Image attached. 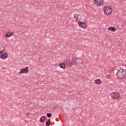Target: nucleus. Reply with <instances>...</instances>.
<instances>
[{"label": "nucleus", "instance_id": "obj_9", "mask_svg": "<svg viewBox=\"0 0 126 126\" xmlns=\"http://www.w3.org/2000/svg\"><path fill=\"white\" fill-rule=\"evenodd\" d=\"M74 17L76 21H80L81 20V16L78 14H75L74 15Z\"/></svg>", "mask_w": 126, "mask_h": 126}, {"label": "nucleus", "instance_id": "obj_19", "mask_svg": "<svg viewBox=\"0 0 126 126\" xmlns=\"http://www.w3.org/2000/svg\"><path fill=\"white\" fill-rule=\"evenodd\" d=\"M57 109V106H54L52 108V110H56Z\"/></svg>", "mask_w": 126, "mask_h": 126}, {"label": "nucleus", "instance_id": "obj_20", "mask_svg": "<svg viewBox=\"0 0 126 126\" xmlns=\"http://www.w3.org/2000/svg\"><path fill=\"white\" fill-rule=\"evenodd\" d=\"M46 122L49 123H51V119H49Z\"/></svg>", "mask_w": 126, "mask_h": 126}, {"label": "nucleus", "instance_id": "obj_8", "mask_svg": "<svg viewBox=\"0 0 126 126\" xmlns=\"http://www.w3.org/2000/svg\"><path fill=\"white\" fill-rule=\"evenodd\" d=\"M7 57H8L7 53H2L0 56V59H2V60H5V59H7Z\"/></svg>", "mask_w": 126, "mask_h": 126}, {"label": "nucleus", "instance_id": "obj_2", "mask_svg": "<svg viewBox=\"0 0 126 126\" xmlns=\"http://www.w3.org/2000/svg\"><path fill=\"white\" fill-rule=\"evenodd\" d=\"M110 96L112 99L117 100L119 98H121V94L118 92H113L111 94Z\"/></svg>", "mask_w": 126, "mask_h": 126}, {"label": "nucleus", "instance_id": "obj_6", "mask_svg": "<svg viewBox=\"0 0 126 126\" xmlns=\"http://www.w3.org/2000/svg\"><path fill=\"white\" fill-rule=\"evenodd\" d=\"M28 68H29V67H26L25 68L21 69L19 72V74H23V73H27L28 72H29Z\"/></svg>", "mask_w": 126, "mask_h": 126}, {"label": "nucleus", "instance_id": "obj_22", "mask_svg": "<svg viewBox=\"0 0 126 126\" xmlns=\"http://www.w3.org/2000/svg\"><path fill=\"white\" fill-rule=\"evenodd\" d=\"M2 53V51H0V54H1Z\"/></svg>", "mask_w": 126, "mask_h": 126}, {"label": "nucleus", "instance_id": "obj_3", "mask_svg": "<svg viewBox=\"0 0 126 126\" xmlns=\"http://www.w3.org/2000/svg\"><path fill=\"white\" fill-rule=\"evenodd\" d=\"M104 10V13L106 14V15H110L111 13H112V11H113V10L110 6H106L104 7L103 8Z\"/></svg>", "mask_w": 126, "mask_h": 126}, {"label": "nucleus", "instance_id": "obj_12", "mask_svg": "<svg viewBox=\"0 0 126 126\" xmlns=\"http://www.w3.org/2000/svg\"><path fill=\"white\" fill-rule=\"evenodd\" d=\"M94 83H95V84H97V85L101 84L102 83V80H101V79H100L94 80Z\"/></svg>", "mask_w": 126, "mask_h": 126}, {"label": "nucleus", "instance_id": "obj_21", "mask_svg": "<svg viewBox=\"0 0 126 126\" xmlns=\"http://www.w3.org/2000/svg\"><path fill=\"white\" fill-rule=\"evenodd\" d=\"M27 116L28 117H29V116H30V113H28L27 114Z\"/></svg>", "mask_w": 126, "mask_h": 126}, {"label": "nucleus", "instance_id": "obj_16", "mask_svg": "<svg viewBox=\"0 0 126 126\" xmlns=\"http://www.w3.org/2000/svg\"><path fill=\"white\" fill-rule=\"evenodd\" d=\"M114 70H115V68H111L110 69L108 70V72H112L113 71H114Z\"/></svg>", "mask_w": 126, "mask_h": 126}, {"label": "nucleus", "instance_id": "obj_10", "mask_svg": "<svg viewBox=\"0 0 126 126\" xmlns=\"http://www.w3.org/2000/svg\"><path fill=\"white\" fill-rule=\"evenodd\" d=\"M14 33L12 32H7L5 34L6 38H9V37H11Z\"/></svg>", "mask_w": 126, "mask_h": 126}, {"label": "nucleus", "instance_id": "obj_15", "mask_svg": "<svg viewBox=\"0 0 126 126\" xmlns=\"http://www.w3.org/2000/svg\"><path fill=\"white\" fill-rule=\"evenodd\" d=\"M46 119V117L45 116H42L41 118H40V123H44V122H45V119Z\"/></svg>", "mask_w": 126, "mask_h": 126}, {"label": "nucleus", "instance_id": "obj_7", "mask_svg": "<svg viewBox=\"0 0 126 126\" xmlns=\"http://www.w3.org/2000/svg\"><path fill=\"white\" fill-rule=\"evenodd\" d=\"M94 0V4L95 5H102L103 4V2L104 0Z\"/></svg>", "mask_w": 126, "mask_h": 126}, {"label": "nucleus", "instance_id": "obj_13", "mask_svg": "<svg viewBox=\"0 0 126 126\" xmlns=\"http://www.w3.org/2000/svg\"><path fill=\"white\" fill-rule=\"evenodd\" d=\"M108 30L113 31V32H116V31H117V29L114 27H110L108 28Z\"/></svg>", "mask_w": 126, "mask_h": 126}, {"label": "nucleus", "instance_id": "obj_14", "mask_svg": "<svg viewBox=\"0 0 126 126\" xmlns=\"http://www.w3.org/2000/svg\"><path fill=\"white\" fill-rule=\"evenodd\" d=\"M59 65L60 67H61V68H63V69H64L65 68L66 65L64 62L63 63H59Z\"/></svg>", "mask_w": 126, "mask_h": 126}, {"label": "nucleus", "instance_id": "obj_23", "mask_svg": "<svg viewBox=\"0 0 126 126\" xmlns=\"http://www.w3.org/2000/svg\"><path fill=\"white\" fill-rule=\"evenodd\" d=\"M109 77H110V75H109V76H108V78H109Z\"/></svg>", "mask_w": 126, "mask_h": 126}, {"label": "nucleus", "instance_id": "obj_1", "mask_svg": "<svg viewBox=\"0 0 126 126\" xmlns=\"http://www.w3.org/2000/svg\"><path fill=\"white\" fill-rule=\"evenodd\" d=\"M117 77L120 79H126V69H120L117 73Z\"/></svg>", "mask_w": 126, "mask_h": 126}, {"label": "nucleus", "instance_id": "obj_17", "mask_svg": "<svg viewBox=\"0 0 126 126\" xmlns=\"http://www.w3.org/2000/svg\"><path fill=\"white\" fill-rule=\"evenodd\" d=\"M47 118H51V117H52V114L51 113H47Z\"/></svg>", "mask_w": 126, "mask_h": 126}, {"label": "nucleus", "instance_id": "obj_18", "mask_svg": "<svg viewBox=\"0 0 126 126\" xmlns=\"http://www.w3.org/2000/svg\"><path fill=\"white\" fill-rule=\"evenodd\" d=\"M46 126H50V123L49 122H46Z\"/></svg>", "mask_w": 126, "mask_h": 126}, {"label": "nucleus", "instance_id": "obj_4", "mask_svg": "<svg viewBox=\"0 0 126 126\" xmlns=\"http://www.w3.org/2000/svg\"><path fill=\"white\" fill-rule=\"evenodd\" d=\"M64 63L67 67H71L72 66V63H71V61L69 59H66L64 61Z\"/></svg>", "mask_w": 126, "mask_h": 126}, {"label": "nucleus", "instance_id": "obj_5", "mask_svg": "<svg viewBox=\"0 0 126 126\" xmlns=\"http://www.w3.org/2000/svg\"><path fill=\"white\" fill-rule=\"evenodd\" d=\"M78 24L80 27H81V28H84V29H86L87 27V24H86L85 22L79 21H78Z\"/></svg>", "mask_w": 126, "mask_h": 126}, {"label": "nucleus", "instance_id": "obj_11", "mask_svg": "<svg viewBox=\"0 0 126 126\" xmlns=\"http://www.w3.org/2000/svg\"><path fill=\"white\" fill-rule=\"evenodd\" d=\"M77 61H78V60H77V59L72 58V60H71V63H72V65H74V64H75V63H76V64L78 63H77Z\"/></svg>", "mask_w": 126, "mask_h": 126}]
</instances>
